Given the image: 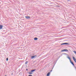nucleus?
Wrapping results in <instances>:
<instances>
[{
    "label": "nucleus",
    "instance_id": "obj_3",
    "mask_svg": "<svg viewBox=\"0 0 76 76\" xmlns=\"http://www.w3.org/2000/svg\"><path fill=\"white\" fill-rule=\"evenodd\" d=\"M61 51H68L67 49H64Z\"/></svg>",
    "mask_w": 76,
    "mask_h": 76
},
{
    "label": "nucleus",
    "instance_id": "obj_8",
    "mask_svg": "<svg viewBox=\"0 0 76 76\" xmlns=\"http://www.w3.org/2000/svg\"><path fill=\"white\" fill-rule=\"evenodd\" d=\"M35 58L34 56H31V58H32V59H33V58Z\"/></svg>",
    "mask_w": 76,
    "mask_h": 76
},
{
    "label": "nucleus",
    "instance_id": "obj_4",
    "mask_svg": "<svg viewBox=\"0 0 76 76\" xmlns=\"http://www.w3.org/2000/svg\"><path fill=\"white\" fill-rule=\"evenodd\" d=\"M3 26V25H0V29H2Z\"/></svg>",
    "mask_w": 76,
    "mask_h": 76
},
{
    "label": "nucleus",
    "instance_id": "obj_6",
    "mask_svg": "<svg viewBox=\"0 0 76 76\" xmlns=\"http://www.w3.org/2000/svg\"><path fill=\"white\" fill-rule=\"evenodd\" d=\"M26 19H30V17H29V16H26Z\"/></svg>",
    "mask_w": 76,
    "mask_h": 76
},
{
    "label": "nucleus",
    "instance_id": "obj_5",
    "mask_svg": "<svg viewBox=\"0 0 76 76\" xmlns=\"http://www.w3.org/2000/svg\"><path fill=\"white\" fill-rule=\"evenodd\" d=\"M36 70V69H32L31 71V72H34V71H35Z\"/></svg>",
    "mask_w": 76,
    "mask_h": 76
},
{
    "label": "nucleus",
    "instance_id": "obj_18",
    "mask_svg": "<svg viewBox=\"0 0 76 76\" xmlns=\"http://www.w3.org/2000/svg\"><path fill=\"white\" fill-rule=\"evenodd\" d=\"M50 72H52V70H51V71H50Z\"/></svg>",
    "mask_w": 76,
    "mask_h": 76
},
{
    "label": "nucleus",
    "instance_id": "obj_1",
    "mask_svg": "<svg viewBox=\"0 0 76 76\" xmlns=\"http://www.w3.org/2000/svg\"><path fill=\"white\" fill-rule=\"evenodd\" d=\"M67 58H68V59H69V60H70V63H71L73 66H74V64L73 62H72V61L71 60V59L69 57L67 56Z\"/></svg>",
    "mask_w": 76,
    "mask_h": 76
},
{
    "label": "nucleus",
    "instance_id": "obj_12",
    "mask_svg": "<svg viewBox=\"0 0 76 76\" xmlns=\"http://www.w3.org/2000/svg\"><path fill=\"white\" fill-rule=\"evenodd\" d=\"M73 52H74V53H75V54H76V51H74Z\"/></svg>",
    "mask_w": 76,
    "mask_h": 76
},
{
    "label": "nucleus",
    "instance_id": "obj_19",
    "mask_svg": "<svg viewBox=\"0 0 76 76\" xmlns=\"http://www.w3.org/2000/svg\"><path fill=\"white\" fill-rule=\"evenodd\" d=\"M5 76H7V75H5Z\"/></svg>",
    "mask_w": 76,
    "mask_h": 76
},
{
    "label": "nucleus",
    "instance_id": "obj_14",
    "mask_svg": "<svg viewBox=\"0 0 76 76\" xmlns=\"http://www.w3.org/2000/svg\"><path fill=\"white\" fill-rule=\"evenodd\" d=\"M28 61H26V64H27V63H28Z\"/></svg>",
    "mask_w": 76,
    "mask_h": 76
},
{
    "label": "nucleus",
    "instance_id": "obj_10",
    "mask_svg": "<svg viewBox=\"0 0 76 76\" xmlns=\"http://www.w3.org/2000/svg\"><path fill=\"white\" fill-rule=\"evenodd\" d=\"M38 39V38L37 37L34 38V40H37Z\"/></svg>",
    "mask_w": 76,
    "mask_h": 76
},
{
    "label": "nucleus",
    "instance_id": "obj_17",
    "mask_svg": "<svg viewBox=\"0 0 76 76\" xmlns=\"http://www.w3.org/2000/svg\"><path fill=\"white\" fill-rule=\"evenodd\" d=\"M26 70H27V71H28V69H26Z\"/></svg>",
    "mask_w": 76,
    "mask_h": 76
},
{
    "label": "nucleus",
    "instance_id": "obj_7",
    "mask_svg": "<svg viewBox=\"0 0 76 76\" xmlns=\"http://www.w3.org/2000/svg\"><path fill=\"white\" fill-rule=\"evenodd\" d=\"M50 72H48L47 75V76H49V75H50Z\"/></svg>",
    "mask_w": 76,
    "mask_h": 76
},
{
    "label": "nucleus",
    "instance_id": "obj_9",
    "mask_svg": "<svg viewBox=\"0 0 76 76\" xmlns=\"http://www.w3.org/2000/svg\"><path fill=\"white\" fill-rule=\"evenodd\" d=\"M28 74H29V75H32V72H31V71L29 72Z\"/></svg>",
    "mask_w": 76,
    "mask_h": 76
},
{
    "label": "nucleus",
    "instance_id": "obj_2",
    "mask_svg": "<svg viewBox=\"0 0 76 76\" xmlns=\"http://www.w3.org/2000/svg\"><path fill=\"white\" fill-rule=\"evenodd\" d=\"M69 43H62L61 44V45H69Z\"/></svg>",
    "mask_w": 76,
    "mask_h": 76
},
{
    "label": "nucleus",
    "instance_id": "obj_11",
    "mask_svg": "<svg viewBox=\"0 0 76 76\" xmlns=\"http://www.w3.org/2000/svg\"><path fill=\"white\" fill-rule=\"evenodd\" d=\"M34 58H36L37 57L36 55H34Z\"/></svg>",
    "mask_w": 76,
    "mask_h": 76
},
{
    "label": "nucleus",
    "instance_id": "obj_13",
    "mask_svg": "<svg viewBox=\"0 0 76 76\" xmlns=\"http://www.w3.org/2000/svg\"><path fill=\"white\" fill-rule=\"evenodd\" d=\"M7 61H8V58H7V59H6Z\"/></svg>",
    "mask_w": 76,
    "mask_h": 76
},
{
    "label": "nucleus",
    "instance_id": "obj_15",
    "mask_svg": "<svg viewBox=\"0 0 76 76\" xmlns=\"http://www.w3.org/2000/svg\"><path fill=\"white\" fill-rule=\"evenodd\" d=\"M56 6V7H60L59 6Z\"/></svg>",
    "mask_w": 76,
    "mask_h": 76
},
{
    "label": "nucleus",
    "instance_id": "obj_20",
    "mask_svg": "<svg viewBox=\"0 0 76 76\" xmlns=\"http://www.w3.org/2000/svg\"><path fill=\"white\" fill-rule=\"evenodd\" d=\"M69 1V0H67V1Z\"/></svg>",
    "mask_w": 76,
    "mask_h": 76
},
{
    "label": "nucleus",
    "instance_id": "obj_16",
    "mask_svg": "<svg viewBox=\"0 0 76 76\" xmlns=\"http://www.w3.org/2000/svg\"><path fill=\"white\" fill-rule=\"evenodd\" d=\"M28 76H32V75H29Z\"/></svg>",
    "mask_w": 76,
    "mask_h": 76
}]
</instances>
